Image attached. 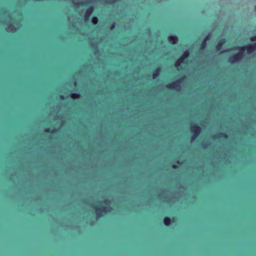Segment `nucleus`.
Listing matches in <instances>:
<instances>
[{
    "instance_id": "obj_1",
    "label": "nucleus",
    "mask_w": 256,
    "mask_h": 256,
    "mask_svg": "<svg viewBox=\"0 0 256 256\" xmlns=\"http://www.w3.org/2000/svg\"><path fill=\"white\" fill-rule=\"evenodd\" d=\"M92 207L95 209L96 216L98 218H100L102 216V212H110L112 209L110 206H106L102 205L100 206H92Z\"/></svg>"
},
{
    "instance_id": "obj_2",
    "label": "nucleus",
    "mask_w": 256,
    "mask_h": 256,
    "mask_svg": "<svg viewBox=\"0 0 256 256\" xmlns=\"http://www.w3.org/2000/svg\"><path fill=\"white\" fill-rule=\"evenodd\" d=\"M235 50H244L246 49L248 54L256 50V42L243 46H236L234 48Z\"/></svg>"
},
{
    "instance_id": "obj_3",
    "label": "nucleus",
    "mask_w": 256,
    "mask_h": 256,
    "mask_svg": "<svg viewBox=\"0 0 256 256\" xmlns=\"http://www.w3.org/2000/svg\"><path fill=\"white\" fill-rule=\"evenodd\" d=\"M201 130L202 128L200 126L196 125L192 126L190 130L192 134L191 137V140H194L196 138L200 135Z\"/></svg>"
},
{
    "instance_id": "obj_4",
    "label": "nucleus",
    "mask_w": 256,
    "mask_h": 256,
    "mask_svg": "<svg viewBox=\"0 0 256 256\" xmlns=\"http://www.w3.org/2000/svg\"><path fill=\"white\" fill-rule=\"evenodd\" d=\"M182 79H180L178 80H176L172 82H171L170 84L166 85V88L170 90H180L181 86H180V83L182 82L181 81Z\"/></svg>"
},
{
    "instance_id": "obj_5",
    "label": "nucleus",
    "mask_w": 256,
    "mask_h": 256,
    "mask_svg": "<svg viewBox=\"0 0 256 256\" xmlns=\"http://www.w3.org/2000/svg\"><path fill=\"white\" fill-rule=\"evenodd\" d=\"M243 51L244 50H240L238 54L230 56L229 58V62L233 63L240 60L244 56Z\"/></svg>"
},
{
    "instance_id": "obj_6",
    "label": "nucleus",
    "mask_w": 256,
    "mask_h": 256,
    "mask_svg": "<svg viewBox=\"0 0 256 256\" xmlns=\"http://www.w3.org/2000/svg\"><path fill=\"white\" fill-rule=\"evenodd\" d=\"M94 10V6H90L84 12V18L85 20H88L90 18V16Z\"/></svg>"
},
{
    "instance_id": "obj_7",
    "label": "nucleus",
    "mask_w": 256,
    "mask_h": 256,
    "mask_svg": "<svg viewBox=\"0 0 256 256\" xmlns=\"http://www.w3.org/2000/svg\"><path fill=\"white\" fill-rule=\"evenodd\" d=\"M190 52L188 50H186L185 52H184L183 54L180 57V60L184 62V64H186V62L185 60H188Z\"/></svg>"
},
{
    "instance_id": "obj_8",
    "label": "nucleus",
    "mask_w": 256,
    "mask_h": 256,
    "mask_svg": "<svg viewBox=\"0 0 256 256\" xmlns=\"http://www.w3.org/2000/svg\"><path fill=\"white\" fill-rule=\"evenodd\" d=\"M226 40L224 38H221L218 41L217 45L216 46V50L218 51H219L220 50L222 45L225 44Z\"/></svg>"
},
{
    "instance_id": "obj_9",
    "label": "nucleus",
    "mask_w": 256,
    "mask_h": 256,
    "mask_svg": "<svg viewBox=\"0 0 256 256\" xmlns=\"http://www.w3.org/2000/svg\"><path fill=\"white\" fill-rule=\"evenodd\" d=\"M168 40L172 44H176L178 41V38L176 36H170L168 38Z\"/></svg>"
},
{
    "instance_id": "obj_10",
    "label": "nucleus",
    "mask_w": 256,
    "mask_h": 256,
    "mask_svg": "<svg viewBox=\"0 0 256 256\" xmlns=\"http://www.w3.org/2000/svg\"><path fill=\"white\" fill-rule=\"evenodd\" d=\"M160 72V67L156 68L152 74V78L154 79L156 78L158 76Z\"/></svg>"
},
{
    "instance_id": "obj_11",
    "label": "nucleus",
    "mask_w": 256,
    "mask_h": 256,
    "mask_svg": "<svg viewBox=\"0 0 256 256\" xmlns=\"http://www.w3.org/2000/svg\"><path fill=\"white\" fill-rule=\"evenodd\" d=\"M164 223L166 226H170L171 224V220H170V218H169L168 217H166L165 218H164Z\"/></svg>"
},
{
    "instance_id": "obj_12",
    "label": "nucleus",
    "mask_w": 256,
    "mask_h": 256,
    "mask_svg": "<svg viewBox=\"0 0 256 256\" xmlns=\"http://www.w3.org/2000/svg\"><path fill=\"white\" fill-rule=\"evenodd\" d=\"M80 96V95L78 93H72L70 94V97L74 100L79 98Z\"/></svg>"
},
{
    "instance_id": "obj_13",
    "label": "nucleus",
    "mask_w": 256,
    "mask_h": 256,
    "mask_svg": "<svg viewBox=\"0 0 256 256\" xmlns=\"http://www.w3.org/2000/svg\"><path fill=\"white\" fill-rule=\"evenodd\" d=\"M91 22H92V24H94V25H96L98 23V20L97 17L94 16V17L92 18Z\"/></svg>"
},
{
    "instance_id": "obj_14",
    "label": "nucleus",
    "mask_w": 256,
    "mask_h": 256,
    "mask_svg": "<svg viewBox=\"0 0 256 256\" xmlns=\"http://www.w3.org/2000/svg\"><path fill=\"white\" fill-rule=\"evenodd\" d=\"M184 64V62L182 61H180V59L178 58L174 63V66L176 68H178L180 66V64Z\"/></svg>"
},
{
    "instance_id": "obj_15",
    "label": "nucleus",
    "mask_w": 256,
    "mask_h": 256,
    "mask_svg": "<svg viewBox=\"0 0 256 256\" xmlns=\"http://www.w3.org/2000/svg\"><path fill=\"white\" fill-rule=\"evenodd\" d=\"M45 132H50V133H52V134H54V133L57 132L58 129L54 128L53 130H52V131H50V128H46V129L45 130Z\"/></svg>"
},
{
    "instance_id": "obj_16",
    "label": "nucleus",
    "mask_w": 256,
    "mask_h": 256,
    "mask_svg": "<svg viewBox=\"0 0 256 256\" xmlns=\"http://www.w3.org/2000/svg\"><path fill=\"white\" fill-rule=\"evenodd\" d=\"M219 137L224 138H228V135L224 132H220L218 134Z\"/></svg>"
},
{
    "instance_id": "obj_17",
    "label": "nucleus",
    "mask_w": 256,
    "mask_h": 256,
    "mask_svg": "<svg viewBox=\"0 0 256 256\" xmlns=\"http://www.w3.org/2000/svg\"><path fill=\"white\" fill-rule=\"evenodd\" d=\"M207 42L203 40L201 44V48L204 49L206 46Z\"/></svg>"
},
{
    "instance_id": "obj_18",
    "label": "nucleus",
    "mask_w": 256,
    "mask_h": 256,
    "mask_svg": "<svg viewBox=\"0 0 256 256\" xmlns=\"http://www.w3.org/2000/svg\"><path fill=\"white\" fill-rule=\"evenodd\" d=\"M105 0L108 2L110 4H114L119 1V0Z\"/></svg>"
},
{
    "instance_id": "obj_19",
    "label": "nucleus",
    "mask_w": 256,
    "mask_h": 256,
    "mask_svg": "<svg viewBox=\"0 0 256 256\" xmlns=\"http://www.w3.org/2000/svg\"><path fill=\"white\" fill-rule=\"evenodd\" d=\"M116 27V24L115 22H113L112 24L110 25L109 28L110 30H113Z\"/></svg>"
},
{
    "instance_id": "obj_20",
    "label": "nucleus",
    "mask_w": 256,
    "mask_h": 256,
    "mask_svg": "<svg viewBox=\"0 0 256 256\" xmlns=\"http://www.w3.org/2000/svg\"><path fill=\"white\" fill-rule=\"evenodd\" d=\"M210 34L208 36H206L204 40H206V42H207V41L210 40Z\"/></svg>"
},
{
    "instance_id": "obj_21",
    "label": "nucleus",
    "mask_w": 256,
    "mask_h": 256,
    "mask_svg": "<svg viewBox=\"0 0 256 256\" xmlns=\"http://www.w3.org/2000/svg\"><path fill=\"white\" fill-rule=\"evenodd\" d=\"M250 39V40L252 42L256 41V35L254 36L251 37Z\"/></svg>"
},
{
    "instance_id": "obj_22",
    "label": "nucleus",
    "mask_w": 256,
    "mask_h": 256,
    "mask_svg": "<svg viewBox=\"0 0 256 256\" xmlns=\"http://www.w3.org/2000/svg\"><path fill=\"white\" fill-rule=\"evenodd\" d=\"M60 99L62 100H64L65 98L64 96H63V95H60Z\"/></svg>"
},
{
    "instance_id": "obj_23",
    "label": "nucleus",
    "mask_w": 256,
    "mask_h": 256,
    "mask_svg": "<svg viewBox=\"0 0 256 256\" xmlns=\"http://www.w3.org/2000/svg\"><path fill=\"white\" fill-rule=\"evenodd\" d=\"M172 168H173L176 169V168H178V166L176 164H173L172 166Z\"/></svg>"
},
{
    "instance_id": "obj_24",
    "label": "nucleus",
    "mask_w": 256,
    "mask_h": 256,
    "mask_svg": "<svg viewBox=\"0 0 256 256\" xmlns=\"http://www.w3.org/2000/svg\"><path fill=\"white\" fill-rule=\"evenodd\" d=\"M208 146V144H204L203 145V148H207V146Z\"/></svg>"
},
{
    "instance_id": "obj_25",
    "label": "nucleus",
    "mask_w": 256,
    "mask_h": 256,
    "mask_svg": "<svg viewBox=\"0 0 256 256\" xmlns=\"http://www.w3.org/2000/svg\"><path fill=\"white\" fill-rule=\"evenodd\" d=\"M86 4H87V3L86 2V3L82 4V5H86Z\"/></svg>"
}]
</instances>
